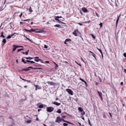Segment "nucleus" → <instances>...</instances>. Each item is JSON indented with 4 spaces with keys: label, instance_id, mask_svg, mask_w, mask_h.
I'll return each instance as SVG.
<instances>
[{
    "label": "nucleus",
    "instance_id": "f257e3e1",
    "mask_svg": "<svg viewBox=\"0 0 126 126\" xmlns=\"http://www.w3.org/2000/svg\"><path fill=\"white\" fill-rule=\"evenodd\" d=\"M72 34L75 36H77L80 34V33L78 31V29L75 30Z\"/></svg>",
    "mask_w": 126,
    "mask_h": 126
},
{
    "label": "nucleus",
    "instance_id": "f03ea898",
    "mask_svg": "<svg viewBox=\"0 0 126 126\" xmlns=\"http://www.w3.org/2000/svg\"><path fill=\"white\" fill-rule=\"evenodd\" d=\"M47 111L49 112H52L54 110V108L52 107H46Z\"/></svg>",
    "mask_w": 126,
    "mask_h": 126
},
{
    "label": "nucleus",
    "instance_id": "7ed1b4c3",
    "mask_svg": "<svg viewBox=\"0 0 126 126\" xmlns=\"http://www.w3.org/2000/svg\"><path fill=\"white\" fill-rule=\"evenodd\" d=\"M66 91L69 94L71 95H73V92L70 89H66Z\"/></svg>",
    "mask_w": 126,
    "mask_h": 126
},
{
    "label": "nucleus",
    "instance_id": "20e7f679",
    "mask_svg": "<svg viewBox=\"0 0 126 126\" xmlns=\"http://www.w3.org/2000/svg\"><path fill=\"white\" fill-rule=\"evenodd\" d=\"M61 121V120L60 117L58 116L57 117L56 120L55 121V122H56L59 123Z\"/></svg>",
    "mask_w": 126,
    "mask_h": 126
},
{
    "label": "nucleus",
    "instance_id": "39448f33",
    "mask_svg": "<svg viewBox=\"0 0 126 126\" xmlns=\"http://www.w3.org/2000/svg\"><path fill=\"white\" fill-rule=\"evenodd\" d=\"M97 93H98L99 96L101 98V100L102 101L103 100V98H102V93H101V92H99L98 91H97Z\"/></svg>",
    "mask_w": 126,
    "mask_h": 126
},
{
    "label": "nucleus",
    "instance_id": "423d86ee",
    "mask_svg": "<svg viewBox=\"0 0 126 126\" xmlns=\"http://www.w3.org/2000/svg\"><path fill=\"white\" fill-rule=\"evenodd\" d=\"M82 10L85 13H86L89 12L86 8L84 7H83L82 8Z\"/></svg>",
    "mask_w": 126,
    "mask_h": 126
},
{
    "label": "nucleus",
    "instance_id": "0eeeda50",
    "mask_svg": "<svg viewBox=\"0 0 126 126\" xmlns=\"http://www.w3.org/2000/svg\"><path fill=\"white\" fill-rule=\"evenodd\" d=\"M47 83L49 84L50 85H55L56 84L55 83H54L52 81H48L47 82Z\"/></svg>",
    "mask_w": 126,
    "mask_h": 126
},
{
    "label": "nucleus",
    "instance_id": "6e6552de",
    "mask_svg": "<svg viewBox=\"0 0 126 126\" xmlns=\"http://www.w3.org/2000/svg\"><path fill=\"white\" fill-rule=\"evenodd\" d=\"M35 87H36L35 89V90H37V89H41V87L38 85H35Z\"/></svg>",
    "mask_w": 126,
    "mask_h": 126
},
{
    "label": "nucleus",
    "instance_id": "1a4fd4ad",
    "mask_svg": "<svg viewBox=\"0 0 126 126\" xmlns=\"http://www.w3.org/2000/svg\"><path fill=\"white\" fill-rule=\"evenodd\" d=\"M79 80H81L82 81L84 82V83H85V84L86 85V87H87L88 86V85L87 84V82L85 81H84V80H83V79H82L81 78H79Z\"/></svg>",
    "mask_w": 126,
    "mask_h": 126
},
{
    "label": "nucleus",
    "instance_id": "9d476101",
    "mask_svg": "<svg viewBox=\"0 0 126 126\" xmlns=\"http://www.w3.org/2000/svg\"><path fill=\"white\" fill-rule=\"evenodd\" d=\"M53 103L54 104L56 105L57 106H59L61 104L60 103H58L56 102H53Z\"/></svg>",
    "mask_w": 126,
    "mask_h": 126
},
{
    "label": "nucleus",
    "instance_id": "9b49d317",
    "mask_svg": "<svg viewBox=\"0 0 126 126\" xmlns=\"http://www.w3.org/2000/svg\"><path fill=\"white\" fill-rule=\"evenodd\" d=\"M120 16V15H119V16L117 15V20H116V26L117 25V24L118 23V21L119 20V17Z\"/></svg>",
    "mask_w": 126,
    "mask_h": 126
},
{
    "label": "nucleus",
    "instance_id": "f8f14e48",
    "mask_svg": "<svg viewBox=\"0 0 126 126\" xmlns=\"http://www.w3.org/2000/svg\"><path fill=\"white\" fill-rule=\"evenodd\" d=\"M30 70V69L28 67V68H26L23 69H22L21 71H28L29 70Z\"/></svg>",
    "mask_w": 126,
    "mask_h": 126
},
{
    "label": "nucleus",
    "instance_id": "ddd939ff",
    "mask_svg": "<svg viewBox=\"0 0 126 126\" xmlns=\"http://www.w3.org/2000/svg\"><path fill=\"white\" fill-rule=\"evenodd\" d=\"M26 62H28V63H35V62L32 61H30V60H26Z\"/></svg>",
    "mask_w": 126,
    "mask_h": 126
},
{
    "label": "nucleus",
    "instance_id": "4468645a",
    "mask_svg": "<svg viewBox=\"0 0 126 126\" xmlns=\"http://www.w3.org/2000/svg\"><path fill=\"white\" fill-rule=\"evenodd\" d=\"M24 58L26 59L29 60H32L33 59V58H32L30 57H25Z\"/></svg>",
    "mask_w": 126,
    "mask_h": 126
},
{
    "label": "nucleus",
    "instance_id": "2eb2a0df",
    "mask_svg": "<svg viewBox=\"0 0 126 126\" xmlns=\"http://www.w3.org/2000/svg\"><path fill=\"white\" fill-rule=\"evenodd\" d=\"M44 29H43L42 30H39V31H37L36 32V33H41V32H45V31H43V30Z\"/></svg>",
    "mask_w": 126,
    "mask_h": 126
},
{
    "label": "nucleus",
    "instance_id": "dca6fc26",
    "mask_svg": "<svg viewBox=\"0 0 126 126\" xmlns=\"http://www.w3.org/2000/svg\"><path fill=\"white\" fill-rule=\"evenodd\" d=\"M6 40L5 39H3L2 42L3 43V45H4L6 43Z\"/></svg>",
    "mask_w": 126,
    "mask_h": 126
},
{
    "label": "nucleus",
    "instance_id": "f3484780",
    "mask_svg": "<svg viewBox=\"0 0 126 126\" xmlns=\"http://www.w3.org/2000/svg\"><path fill=\"white\" fill-rule=\"evenodd\" d=\"M78 110L80 112H82V111L83 110V109L81 108V107H79L78 108Z\"/></svg>",
    "mask_w": 126,
    "mask_h": 126
},
{
    "label": "nucleus",
    "instance_id": "a211bd4d",
    "mask_svg": "<svg viewBox=\"0 0 126 126\" xmlns=\"http://www.w3.org/2000/svg\"><path fill=\"white\" fill-rule=\"evenodd\" d=\"M29 9V12L31 13L33 11V10H32V9L31 6H30Z\"/></svg>",
    "mask_w": 126,
    "mask_h": 126
},
{
    "label": "nucleus",
    "instance_id": "6ab92c4d",
    "mask_svg": "<svg viewBox=\"0 0 126 126\" xmlns=\"http://www.w3.org/2000/svg\"><path fill=\"white\" fill-rule=\"evenodd\" d=\"M56 112L58 113H61V109H59L57 111H56Z\"/></svg>",
    "mask_w": 126,
    "mask_h": 126
},
{
    "label": "nucleus",
    "instance_id": "aec40b11",
    "mask_svg": "<svg viewBox=\"0 0 126 126\" xmlns=\"http://www.w3.org/2000/svg\"><path fill=\"white\" fill-rule=\"evenodd\" d=\"M34 61H35L38 62L39 61H41V60L40 59H35L34 60Z\"/></svg>",
    "mask_w": 126,
    "mask_h": 126
},
{
    "label": "nucleus",
    "instance_id": "412c9836",
    "mask_svg": "<svg viewBox=\"0 0 126 126\" xmlns=\"http://www.w3.org/2000/svg\"><path fill=\"white\" fill-rule=\"evenodd\" d=\"M54 26L55 27H59V28L61 27L59 25L57 24V25H54Z\"/></svg>",
    "mask_w": 126,
    "mask_h": 126
},
{
    "label": "nucleus",
    "instance_id": "4be33fe9",
    "mask_svg": "<svg viewBox=\"0 0 126 126\" xmlns=\"http://www.w3.org/2000/svg\"><path fill=\"white\" fill-rule=\"evenodd\" d=\"M81 112V114L82 115H84L85 114V112H84V111H83V110L82 111V112Z\"/></svg>",
    "mask_w": 126,
    "mask_h": 126
},
{
    "label": "nucleus",
    "instance_id": "5701e85b",
    "mask_svg": "<svg viewBox=\"0 0 126 126\" xmlns=\"http://www.w3.org/2000/svg\"><path fill=\"white\" fill-rule=\"evenodd\" d=\"M37 30V29H31V31H32V32H37L36 31Z\"/></svg>",
    "mask_w": 126,
    "mask_h": 126
},
{
    "label": "nucleus",
    "instance_id": "b1692460",
    "mask_svg": "<svg viewBox=\"0 0 126 126\" xmlns=\"http://www.w3.org/2000/svg\"><path fill=\"white\" fill-rule=\"evenodd\" d=\"M44 106L43 105H41L39 106V107L40 108H42Z\"/></svg>",
    "mask_w": 126,
    "mask_h": 126
},
{
    "label": "nucleus",
    "instance_id": "393cba45",
    "mask_svg": "<svg viewBox=\"0 0 126 126\" xmlns=\"http://www.w3.org/2000/svg\"><path fill=\"white\" fill-rule=\"evenodd\" d=\"M42 69L43 68H39V67L34 68V69Z\"/></svg>",
    "mask_w": 126,
    "mask_h": 126
},
{
    "label": "nucleus",
    "instance_id": "a878e982",
    "mask_svg": "<svg viewBox=\"0 0 126 126\" xmlns=\"http://www.w3.org/2000/svg\"><path fill=\"white\" fill-rule=\"evenodd\" d=\"M11 37V36L10 35H9L6 37V38L7 39H9Z\"/></svg>",
    "mask_w": 126,
    "mask_h": 126
},
{
    "label": "nucleus",
    "instance_id": "bb28decb",
    "mask_svg": "<svg viewBox=\"0 0 126 126\" xmlns=\"http://www.w3.org/2000/svg\"><path fill=\"white\" fill-rule=\"evenodd\" d=\"M22 62H23L24 63H26V61H25V60L23 59H22Z\"/></svg>",
    "mask_w": 126,
    "mask_h": 126
},
{
    "label": "nucleus",
    "instance_id": "cd10ccee",
    "mask_svg": "<svg viewBox=\"0 0 126 126\" xmlns=\"http://www.w3.org/2000/svg\"><path fill=\"white\" fill-rule=\"evenodd\" d=\"M25 37L29 41H30L32 42V41L30 39H29V38H27V37Z\"/></svg>",
    "mask_w": 126,
    "mask_h": 126
},
{
    "label": "nucleus",
    "instance_id": "c85d7f7f",
    "mask_svg": "<svg viewBox=\"0 0 126 126\" xmlns=\"http://www.w3.org/2000/svg\"><path fill=\"white\" fill-rule=\"evenodd\" d=\"M31 120H29L27 121H26V122L28 123H31Z\"/></svg>",
    "mask_w": 126,
    "mask_h": 126
},
{
    "label": "nucleus",
    "instance_id": "c756f323",
    "mask_svg": "<svg viewBox=\"0 0 126 126\" xmlns=\"http://www.w3.org/2000/svg\"><path fill=\"white\" fill-rule=\"evenodd\" d=\"M97 49L99 51L100 53L102 52L101 50L100 49L98 48L97 47Z\"/></svg>",
    "mask_w": 126,
    "mask_h": 126
},
{
    "label": "nucleus",
    "instance_id": "7c9ffc66",
    "mask_svg": "<svg viewBox=\"0 0 126 126\" xmlns=\"http://www.w3.org/2000/svg\"><path fill=\"white\" fill-rule=\"evenodd\" d=\"M23 48H22V49H18L17 50V52H19V51H21V50H23Z\"/></svg>",
    "mask_w": 126,
    "mask_h": 126
},
{
    "label": "nucleus",
    "instance_id": "2f4dec72",
    "mask_svg": "<svg viewBox=\"0 0 126 126\" xmlns=\"http://www.w3.org/2000/svg\"><path fill=\"white\" fill-rule=\"evenodd\" d=\"M65 40L66 41L68 42V41H71V40L70 39H66Z\"/></svg>",
    "mask_w": 126,
    "mask_h": 126
},
{
    "label": "nucleus",
    "instance_id": "473e14b6",
    "mask_svg": "<svg viewBox=\"0 0 126 126\" xmlns=\"http://www.w3.org/2000/svg\"><path fill=\"white\" fill-rule=\"evenodd\" d=\"M92 55L94 57V58L96 60V57H95V55L94 54V53H93V54H92Z\"/></svg>",
    "mask_w": 126,
    "mask_h": 126
},
{
    "label": "nucleus",
    "instance_id": "72a5a7b5",
    "mask_svg": "<svg viewBox=\"0 0 126 126\" xmlns=\"http://www.w3.org/2000/svg\"><path fill=\"white\" fill-rule=\"evenodd\" d=\"M88 124H89V125H90V126H91V124L90 122V120L89 119H88Z\"/></svg>",
    "mask_w": 126,
    "mask_h": 126
},
{
    "label": "nucleus",
    "instance_id": "f704fd0d",
    "mask_svg": "<svg viewBox=\"0 0 126 126\" xmlns=\"http://www.w3.org/2000/svg\"><path fill=\"white\" fill-rule=\"evenodd\" d=\"M63 125L64 126H67L68 125V124L66 123H64L63 124Z\"/></svg>",
    "mask_w": 126,
    "mask_h": 126
},
{
    "label": "nucleus",
    "instance_id": "c9c22d12",
    "mask_svg": "<svg viewBox=\"0 0 126 126\" xmlns=\"http://www.w3.org/2000/svg\"><path fill=\"white\" fill-rule=\"evenodd\" d=\"M44 48H48V47L47 46L45 45H44Z\"/></svg>",
    "mask_w": 126,
    "mask_h": 126
},
{
    "label": "nucleus",
    "instance_id": "e433bc0d",
    "mask_svg": "<svg viewBox=\"0 0 126 126\" xmlns=\"http://www.w3.org/2000/svg\"><path fill=\"white\" fill-rule=\"evenodd\" d=\"M29 19H26V20H23L24 21H26L28 22H29Z\"/></svg>",
    "mask_w": 126,
    "mask_h": 126
},
{
    "label": "nucleus",
    "instance_id": "4c0bfd02",
    "mask_svg": "<svg viewBox=\"0 0 126 126\" xmlns=\"http://www.w3.org/2000/svg\"><path fill=\"white\" fill-rule=\"evenodd\" d=\"M103 24L102 23H100L99 24V25L100 26V27H101L102 26Z\"/></svg>",
    "mask_w": 126,
    "mask_h": 126
},
{
    "label": "nucleus",
    "instance_id": "58836bf2",
    "mask_svg": "<svg viewBox=\"0 0 126 126\" xmlns=\"http://www.w3.org/2000/svg\"><path fill=\"white\" fill-rule=\"evenodd\" d=\"M0 36L1 37H2L3 38H4L5 37V36L3 35H1Z\"/></svg>",
    "mask_w": 126,
    "mask_h": 126
},
{
    "label": "nucleus",
    "instance_id": "ea45409f",
    "mask_svg": "<svg viewBox=\"0 0 126 126\" xmlns=\"http://www.w3.org/2000/svg\"><path fill=\"white\" fill-rule=\"evenodd\" d=\"M20 46H16L15 45H14L13 46V47H20Z\"/></svg>",
    "mask_w": 126,
    "mask_h": 126
},
{
    "label": "nucleus",
    "instance_id": "a19ab883",
    "mask_svg": "<svg viewBox=\"0 0 126 126\" xmlns=\"http://www.w3.org/2000/svg\"><path fill=\"white\" fill-rule=\"evenodd\" d=\"M54 63L55 64V68H56L58 66V65L55 63Z\"/></svg>",
    "mask_w": 126,
    "mask_h": 126
},
{
    "label": "nucleus",
    "instance_id": "79ce46f5",
    "mask_svg": "<svg viewBox=\"0 0 126 126\" xmlns=\"http://www.w3.org/2000/svg\"><path fill=\"white\" fill-rule=\"evenodd\" d=\"M76 63L78 65H79L81 67V65L80 63H78L76 61Z\"/></svg>",
    "mask_w": 126,
    "mask_h": 126
},
{
    "label": "nucleus",
    "instance_id": "37998d69",
    "mask_svg": "<svg viewBox=\"0 0 126 126\" xmlns=\"http://www.w3.org/2000/svg\"><path fill=\"white\" fill-rule=\"evenodd\" d=\"M16 48V47H14V48L13 49V51H15Z\"/></svg>",
    "mask_w": 126,
    "mask_h": 126
},
{
    "label": "nucleus",
    "instance_id": "c03bdc74",
    "mask_svg": "<svg viewBox=\"0 0 126 126\" xmlns=\"http://www.w3.org/2000/svg\"><path fill=\"white\" fill-rule=\"evenodd\" d=\"M29 51V50H28L27 51H26L25 52V54L26 55H27L28 54V52Z\"/></svg>",
    "mask_w": 126,
    "mask_h": 126
},
{
    "label": "nucleus",
    "instance_id": "a18cd8bd",
    "mask_svg": "<svg viewBox=\"0 0 126 126\" xmlns=\"http://www.w3.org/2000/svg\"><path fill=\"white\" fill-rule=\"evenodd\" d=\"M22 13H21V14L19 15V17H20V18H21V16H22Z\"/></svg>",
    "mask_w": 126,
    "mask_h": 126
},
{
    "label": "nucleus",
    "instance_id": "49530a36",
    "mask_svg": "<svg viewBox=\"0 0 126 126\" xmlns=\"http://www.w3.org/2000/svg\"><path fill=\"white\" fill-rule=\"evenodd\" d=\"M57 18H62V16H57Z\"/></svg>",
    "mask_w": 126,
    "mask_h": 126
},
{
    "label": "nucleus",
    "instance_id": "de8ad7c7",
    "mask_svg": "<svg viewBox=\"0 0 126 126\" xmlns=\"http://www.w3.org/2000/svg\"><path fill=\"white\" fill-rule=\"evenodd\" d=\"M28 68H29H29H31V69H34V68H33V67H32V66H29V67H28Z\"/></svg>",
    "mask_w": 126,
    "mask_h": 126
},
{
    "label": "nucleus",
    "instance_id": "09e8293b",
    "mask_svg": "<svg viewBox=\"0 0 126 126\" xmlns=\"http://www.w3.org/2000/svg\"><path fill=\"white\" fill-rule=\"evenodd\" d=\"M60 23H61V24H65L66 23H64L62 21H60Z\"/></svg>",
    "mask_w": 126,
    "mask_h": 126
},
{
    "label": "nucleus",
    "instance_id": "8fccbe9b",
    "mask_svg": "<svg viewBox=\"0 0 126 126\" xmlns=\"http://www.w3.org/2000/svg\"><path fill=\"white\" fill-rule=\"evenodd\" d=\"M33 66H36V67H38V66H39V65H36V64H34Z\"/></svg>",
    "mask_w": 126,
    "mask_h": 126
},
{
    "label": "nucleus",
    "instance_id": "3c124183",
    "mask_svg": "<svg viewBox=\"0 0 126 126\" xmlns=\"http://www.w3.org/2000/svg\"><path fill=\"white\" fill-rule=\"evenodd\" d=\"M124 56L125 57H126V53H124L123 54Z\"/></svg>",
    "mask_w": 126,
    "mask_h": 126
},
{
    "label": "nucleus",
    "instance_id": "603ef678",
    "mask_svg": "<svg viewBox=\"0 0 126 126\" xmlns=\"http://www.w3.org/2000/svg\"><path fill=\"white\" fill-rule=\"evenodd\" d=\"M92 36L93 39H95V37L93 35H92Z\"/></svg>",
    "mask_w": 126,
    "mask_h": 126
},
{
    "label": "nucleus",
    "instance_id": "864d4df0",
    "mask_svg": "<svg viewBox=\"0 0 126 126\" xmlns=\"http://www.w3.org/2000/svg\"><path fill=\"white\" fill-rule=\"evenodd\" d=\"M39 57H34V58H35V59H39Z\"/></svg>",
    "mask_w": 126,
    "mask_h": 126
},
{
    "label": "nucleus",
    "instance_id": "5fc2aeb1",
    "mask_svg": "<svg viewBox=\"0 0 126 126\" xmlns=\"http://www.w3.org/2000/svg\"><path fill=\"white\" fill-rule=\"evenodd\" d=\"M109 114H110V117H112V115H111V113H110L109 112Z\"/></svg>",
    "mask_w": 126,
    "mask_h": 126
},
{
    "label": "nucleus",
    "instance_id": "6e6d98bb",
    "mask_svg": "<svg viewBox=\"0 0 126 126\" xmlns=\"http://www.w3.org/2000/svg\"><path fill=\"white\" fill-rule=\"evenodd\" d=\"M103 117L104 118H106V116L105 114H104L103 115Z\"/></svg>",
    "mask_w": 126,
    "mask_h": 126
},
{
    "label": "nucleus",
    "instance_id": "4d7b16f0",
    "mask_svg": "<svg viewBox=\"0 0 126 126\" xmlns=\"http://www.w3.org/2000/svg\"><path fill=\"white\" fill-rule=\"evenodd\" d=\"M16 33H15L13 34H12L11 35H10L11 36V37H12L13 35H14Z\"/></svg>",
    "mask_w": 126,
    "mask_h": 126
},
{
    "label": "nucleus",
    "instance_id": "13d9d810",
    "mask_svg": "<svg viewBox=\"0 0 126 126\" xmlns=\"http://www.w3.org/2000/svg\"><path fill=\"white\" fill-rule=\"evenodd\" d=\"M124 72L126 74V69H124Z\"/></svg>",
    "mask_w": 126,
    "mask_h": 126
},
{
    "label": "nucleus",
    "instance_id": "bf43d9fd",
    "mask_svg": "<svg viewBox=\"0 0 126 126\" xmlns=\"http://www.w3.org/2000/svg\"><path fill=\"white\" fill-rule=\"evenodd\" d=\"M12 23V22H11L10 23V24H9V25H10V27H11V28H12V27L11 26V23Z\"/></svg>",
    "mask_w": 126,
    "mask_h": 126
},
{
    "label": "nucleus",
    "instance_id": "052dcab7",
    "mask_svg": "<svg viewBox=\"0 0 126 126\" xmlns=\"http://www.w3.org/2000/svg\"><path fill=\"white\" fill-rule=\"evenodd\" d=\"M57 20L58 22L59 23L60 22V21L58 19L57 20Z\"/></svg>",
    "mask_w": 126,
    "mask_h": 126
},
{
    "label": "nucleus",
    "instance_id": "680f3d73",
    "mask_svg": "<svg viewBox=\"0 0 126 126\" xmlns=\"http://www.w3.org/2000/svg\"><path fill=\"white\" fill-rule=\"evenodd\" d=\"M78 24H79V25H80V26L82 25V24L80 23H78Z\"/></svg>",
    "mask_w": 126,
    "mask_h": 126
},
{
    "label": "nucleus",
    "instance_id": "e2e57ef3",
    "mask_svg": "<svg viewBox=\"0 0 126 126\" xmlns=\"http://www.w3.org/2000/svg\"><path fill=\"white\" fill-rule=\"evenodd\" d=\"M82 119L83 120H85L84 117H83L82 116Z\"/></svg>",
    "mask_w": 126,
    "mask_h": 126
},
{
    "label": "nucleus",
    "instance_id": "0e129e2a",
    "mask_svg": "<svg viewBox=\"0 0 126 126\" xmlns=\"http://www.w3.org/2000/svg\"><path fill=\"white\" fill-rule=\"evenodd\" d=\"M96 16H97L98 17H99V16H98V14H97V13L96 12Z\"/></svg>",
    "mask_w": 126,
    "mask_h": 126
},
{
    "label": "nucleus",
    "instance_id": "69168bd1",
    "mask_svg": "<svg viewBox=\"0 0 126 126\" xmlns=\"http://www.w3.org/2000/svg\"><path fill=\"white\" fill-rule=\"evenodd\" d=\"M62 120L63 121H64V122H66V123L67 122H66V121H65V120H64V119H62Z\"/></svg>",
    "mask_w": 126,
    "mask_h": 126
},
{
    "label": "nucleus",
    "instance_id": "338daca9",
    "mask_svg": "<svg viewBox=\"0 0 126 126\" xmlns=\"http://www.w3.org/2000/svg\"><path fill=\"white\" fill-rule=\"evenodd\" d=\"M24 30H25V31H27V32H28V31H29L28 30H27V29H24Z\"/></svg>",
    "mask_w": 126,
    "mask_h": 126
},
{
    "label": "nucleus",
    "instance_id": "774afa93",
    "mask_svg": "<svg viewBox=\"0 0 126 126\" xmlns=\"http://www.w3.org/2000/svg\"><path fill=\"white\" fill-rule=\"evenodd\" d=\"M120 84L121 85H122L123 84V82H121L120 83Z\"/></svg>",
    "mask_w": 126,
    "mask_h": 126
}]
</instances>
